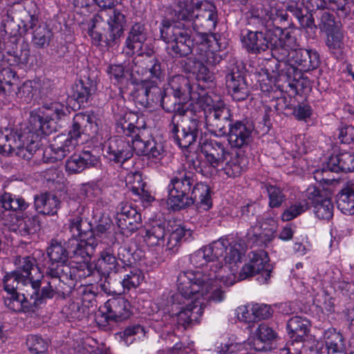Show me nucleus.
<instances>
[{"instance_id":"1","label":"nucleus","mask_w":354,"mask_h":354,"mask_svg":"<svg viewBox=\"0 0 354 354\" xmlns=\"http://www.w3.org/2000/svg\"><path fill=\"white\" fill-rule=\"evenodd\" d=\"M171 19L160 21V39L166 44L177 43L178 32H186L194 39L200 35H213L218 22L216 6L207 0H174L169 7Z\"/></svg>"},{"instance_id":"2","label":"nucleus","mask_w":354,"mask_h":354,"mask_svg":"<svg viewBox=\"0 0 354 354\" xmlns=\"http://www.w3.org/2000/svg\"><path fill=\"white\" fill-rule=\"evenodd\" d=\"M225 242L214 241L195 251L189 256L190 263L202 271L187 270L179 273L177 278L178 292L175 295L176 299L179 296H187L192 293L207 292L211 282L219 277L225 284L233 285L235 276L233 274L225 275L226 268L222 264L225 251Z\"/></svg>"},{"instance_id":"3","label":"nucleus","mask_w":354,"mask_h":354,"mask_svg":"<svg viewBox=\"0 0 354 354\" xmlns=\"http://www.w3.org/2000/svg\"><path fill=\"white\" fill-rule=\"evenodd\" d=\"M167 203L173 210H180L194 203L204 209L212 206L211 189L205 183L198 180L196 174L185 168L178 169L167 185Z\"/></svg>"},{"instance_id":"4","label":"nucleus","mask_w":354,"mask_h":354,"mask_svg":"<svg viewBox=\"0 0 354 354\" xmlns=\"http://www.w3.org/2000/svg\"><path fill=\"white\" fill-rule=\"evenodd\" d=\"M319 64V55L316 50L298 48L292 50L285 61L273 62L274 68L268 73V77L279 87L290 88L298 93L299 88H304L307 83L305 80H301V72L316 69Z\"/></svg>"},{"instance_id":"5","label":"nucleus","mask_w":354,"mask_h":354,"mask_svg":"<svg viewBox=\"0 0 354 354\" xmlns=\"http://www.w3.org/2000/svg\"><path fill=\"white\" fill-rule=\"evenodd\" d=\"M115 129L118 133L127 136H134L133 147L135 153L138 156H145L149 160L160 162L167 154L162 142L148 136L144 116H138L133 113L121 114L116 119Z\"/></svg>"},{"instance_id":"6","label":"nucleus","mask_w":354,"mask_h":354,"mask_svg":"<svg viewBox=\"0 0 354 354\" xmlns=\"http://www.w3.org/2000/svg\"><path fill=\"white\" fill-rule=\"evenodd\" d=\"M43 134L26 124L0 130V149L3 152L29 160L40 153L39 142Z\"/></svg>"},{"instance_id":"7","label":"nucleus","mask_w":354,"mask_h":354,"mask_svg":"<svg viewBox=\"0 0 354 354\" xmlns=\"http://www.w3.org/2000/svg\"><path fill=\"white\" fill-rule=\"evenodd\" d=\"M178 35V42L171 43L166 47L167 53L171 58H184L192 55L210 66H215L222 60L218 53L209 49L211 40L207 35H200L198 39H194L185 31Z\"/></svg>"},{"instance_id":"8","label":"nucleus","mask_w":354,"mask_h":354,"mask_svg":"<svg viewBox=\"0 0 354 354\" xmlns=\"http://www.w3.org/2000/svg\"><path fill=\"white\" fill-rule=\"evenodd\" d=\"M203 121L196 111L176 118L172 115L168 124L170 138L180 147L187 149L196 143L201 144Z\"/></svg>"},{"instance_id":"9","label":"nucleus","mask_w":354,"mask_h":354,"mask_svg":"<svg viewBox=\"0 0 354 354\" xmlns=\"http://www.w3.org/2000/svg\"><path fill=\"white\" fill-rule=\"evenodd\" d=\"M3 289L7 295L3 297L4 304L10 310L14 312L30 313L35 312L41 305L35 304V298L33 297V290L29 294L30 300L24 295L17 292L23 290L26 286H30V283L20 277L15 271L7 273L3 279Z\"/></svg>"},{"instance_id":"10","label":"nucleus","mask_w":354,"mask_h":354,"mask_svg":"<svg viewBox=\"0 0 354 354\" xmlns=\"http://www.w3.org/2000/svg\"><path fill=\"white\" fill-rule=\"evenodd\" d=\"M50 274H59L51 282H48V286L43 290L42 296L45 298L53 299L55 297H64L65 286L71 287L74 281L85 279L91 275V270L85 262H80L78 266H60L50 269Z\"/></svg>"},{"instance_id":"11","label":"nucleus","mask_w":354,"mask_h":354,"mask_svg":"<svg viewBox=\"0 0 354 354\" xmlns=\"http://www.w3.org/2000/svg\"><path fill=\"white\" fill-rule=\"evenodd\" d=\"M126 22L124 14L119 10H113L112 14L107 19L108 30L103 35L100 31L102 17L95 15L91 19L88 24L87 33L93 45L98 46L102 41H104L106 46H113L118 43L120 37L123 35Z\"/></svg>"},{"instance_id":"12","label":"nucleus","mask_w":354,"mask_h":354,"mask_svg":"<svg viewBox=\"0 0 354 354\" xmlns=\"http://www.w3.org/2000/svg\"><path fill=\"white\" fill-rule=\"evenodd\" d=\"M70 113L69 108L59 102H45L43 106L30 113L29 125L43 135H49L55 130V120H59Z\"/></svg>"},{"instance_id":"13","label":"nucleus","mask_w":354,"mask_h":354,"mask_svg":"<svg viewBox=\"0 0 354 354\" xmlns=\"http://www.w3.org/2000/svg\"><path fill=\"white\" fill-rule=\"evenodd\" d=\"M15 265L14 271L30 283L35 298V304H45L49 299L43 297L42 293L44 288H47L48 281L46 280V273L41 272L36 259L31 256L19 257L15 260Z\"/></svg>"},{"instance_id":"14","label":"nucleus","mask_w":354,"mask_h":354,"mask_svg":"<svg viewBox=\"0 0 354 354\" xmlns=\"http://www.w3.org/2000/svg\"><path fill=\"white\" fill-rule=\"evenodd\" d=\"M327 5L325 0H289L286 4V10L289 11L298 21L302 29L307 32L315 34L317 29L315 23L313 12L317 10H324Z\"/></svg>"},{"instance_id":"15","label":"nucleus","mask_w":354,"mask_h":354,"mask_svg":"<svg viewBox=\"0 0 354 354\" xmlns=\"http://www.w3.org/2000/svg\"><path fill=\"white\" fill-rule=\"evenodd\" d=\"M249 261L245 263L239 272V280H244L259 274L257 281L260 283H268L271 277L272 266L268 263L269 257L263 250L252 251L248 254Z\"/></svg>"},{"instance_id":"16","label":"nucleus","mask_w":354,"mask_h":354,"mask_svg":"<svg viewBox=\"0 0 354 354\" xmlns=\"http://www.w3.org/2000/svg\"><path fill=\"white\" fill-rule=\"evenodd\" d=\"M272 37L273 57L276 60L270 61L266 66V71L268 73L274 68L273 62L285 61L289 57L291 51L297 49V39L294 32L276 26V28L272 30Z\"/></svg>"},{"instance_id":"17","label":"nucleus","mask_w":354,"mask_h":354,"mask_svg":"<svg viewBox=\"0 0 354 354\" xmlns=\"http://www.w3.org/2000/svg\"><path fill=\"white\" fill-rule=\"evenodd\" d=\"M272 37L273 57L276 60L270 61L266 66V71L268 73L274 68L273 62L285 61L289 57L291 51L297 49V39L294 32L276 26V28L272 30Z\"/></svg>"},{"instance_id":"18","label":"nucleus","mask_w":354,"mask_h":354,"mask_svg":"<svg viewBox=\"0 0 354 354\" xmlns=\"http://www.w3.org/2000/svg\"><path fill=\"white\" fill-rule=\"evenodd\" d=\"M201 152L204 155L205 169H201V171L205 175L216 173L218 167L221 166L227 160L230 152L226 143L215 140H207L202 144Z\"/></svg>"},{"instance_id":"19","label":"nucleus","mask_w":354,"mask_h":354,"mask_svg":"<svg viewBox=\"0 0 354 354\" xmlns=\"http://www.w3.org/2000/svg\"><path fill=\"white\" fill-rule=\"evenodd\" d=\"M98 241L93 234L86 233L80 235H73L66 241L69 258L75 259L79 262H85L94 254Z\"/></svg>"},{"instance_id":"20","label":"nucleus","mask_w":354,"mask_h":354,"mask_svg":"<svg viewBox=\"0 0 354 354\" xmlns=\"http://www.w3.org/2000/svg\"><path fill=\"white\" fill-rule=\"evenodd\" d=\"M68 207L71 218L69 219V230L73 235L84 234H93L92 226L88 221L89 209L85 203H80L78 198H69Z\"/></svg>"},{"instance_id":"21","label":"nucleus","mask_w":354,"mask_h":354,"mask_svg":"<svg viewBox=\"0 0 354 354\" xmlns=\"http://www.w3.org/2000/svg\"><path fill=\"white\" fill-rule=\"evenodd\" d=\"M205 113V127L210 133L216 136H226L235 121L230 109L225 106H216Z\"/></svg>"},{"instance_id":"22","label":"nucleus","mask_w":354,"mask_h":354,"mask_svg":"<svg viewBox=\"0 0 354 354\" xmlns=\"http://www.w3.org/2000/svg\"><path fill=\"white\" fill-rule=\"evenodd\" d=\"M111 138L107 143L106 157L109 161L122 165L133 156L134 136L122 135Z\"/></svg>"},{"instance_id":"23","label":"nucleus","mask_w":354,"mask_h":354,"mask_svg":"<svg viewBox=\"0 0 354 354\" xmlns=\"http://www.w3.org/2000/svg\"><path fill=\"white\" fill-rule=\"evenodd\" d=\"M241 42L250 53L260 54L270 49L273 56L272 31L269 29L246 30L245 33L241 35Z\"/></svg>"},{"instance_id":"24","label":"nucleus","mask_w":354,"mask_h":354,"mask_svg":"<svg viewBox=\"0 0 354 354\" xmlns=\"http://www.w3.org/2000/svg\"><path fill=\"white\" fill-rule=\"evenodd\" d=\"M132 71L151 81V83L161 82L165 77V66L162 62L156 57H151L149 53L137 55L134 59Z\"/></svg>"},{"instance_id":"25","label":"nucleus","mask_w":354,"mask_h":354,"mask_svg":"<svg viewBox=\"0 0 354 354\" xmlns=\"http://www.w3.org/2000/svg\"><path fill=\"white\" fill-rule=\"evenodd\" d=\"M254 130V124L248 119L235 120L226 135L229 145L232 148L244 149L252 141Z\"/></svg>"},{"instance_id":"26","label":"nucleus","mask_w":354,"mask_h":354,"mask_svg":"<svg viewBox=\"0 0 354 354\" xmlns=\"http://www.w3.org/2000/svg\"><path fill=\"white\" fill-rule=\"evenodd\" d=\"M306 197L309 205L313 207L317 218L322 220H330L333 218L334 206L331 198L326 192L314 186H310L306 190Z\"/></svg>"},{"instance_id":"27","label":"nucleus","mask_w":354,"mask_h":354,"mask_svg":"<svg viewBox=\"0 0 354 354\" xmlns=\"http://www.w3.org/2000/svg\"><path fill=\"white\" fill-rule=\"evenodd\" d=\"M225 84L234 100L240 102L246 100L250 93L243 73L236 64H232L225 74Z\"/></svg>"},{"instance_id":"28","label":"nucleus","mask_w":354,"mask_h":354,"mask_svg":"<svg viewBox=\"0 0 354 354\" xmlns=\"http://www.w3.org/2000/svg\"><path fill=\"white\" fill-rule=\"evenodd\" d=\"M116 223L123 234H132L142 225L140 212L128 203L122 202L116 207Z\"/></svg>"},{"instance_id":"29","label":"nucleus","mask_w":354,"mask_h":354,"mask_svg":"<svg viewBox=\"0 0 354 354\" xmlns=\"http://www.w3.org/2000/svg\"><path fill=\"white\" fill-rule=\"evenodd\" d=\"M192 299L190 304H187L185 307H180L179 311L171 316L173 321L176 322L177 328L182 327L186 330L199 323V319L203 313L205 304L202 301Z\"/></svg>"},{"instance_id":"30","label":"nucleus","mask_w":354,"mask_h":354,"mask_svg":"<svg viewBox=\"0 0 354 354\" xmlns=\"http://www.w3.org/2000/svg\"><path fill=\"white\" fill-rule=\"evenodd\" d=\"M148 37V31L144 24H133L128 32L124 50L128 56L137 54L139 57L145 54L144 46Z\"/></svg>"},{"instance_id":"31","label":"nucleus","mask_w":354,"mask_h":354,"mask_svg":"<svg viewBox=\"0 0 354 354\" xmlns=\"http://www.w3.org/2000/svg\"><path fill=\"white\" fill-rule=\"evenodd\" d=\"M128 264L123 259L116 257L112 247H106L100 252V257L95 263V268L103 277L111 273H118Z\"/></svg>"},{"instance_id":"32","label":"nucleus","mask_w":354,"mask_h":354,"mask_svg":"<svg viewBox=\"0 0 354 354\" xmlns=\"http://www.w3.org/2000/svg\"><path fill=\"white\" fill-rule=\"evenodd\" d=\"M47 255L50 260V263L46 270V280L51 282L55 278H58L59 274H50V269L58 268L60 266H68L67 260L69 258L68 252V246L66 242L65 246H63L61 242L57 240L52 239L49 246L46 249Z\"/></svg>"},{"instance_id":"33","label":"nucleus","mask_w":354,"mask_h":354,"mask_svg":"<svg viewBox=\"0 0 354 354\" xmlns=\"http://www.w3.org/2000/svg\"><path fill=\"white\" fill-rule=\"evenodd\" d=\"M105 313L102 317L107 322L109 321L120 322L129 318L131 314V305L124 297L109 299L104 304Z\"/></svg>"},{"instance_id":"34","label":"nucleus","mask_w":354,"mask_h":354,"mask_svg":"<svg viewBox=\"0 0 354 354\" xmlns=\"http://www.w3.org/2000/svg\"><path fill=\"white\" fill-rule=\"evenodd\" d=\"M221 278L222 277H219L218 279L212 280L210 286L208 288L209 290L207 292H204V294H202V292H196L192 293L187 296L180 295L178 299H176L174 295L173 297L174 302L172 304V310H174V308L178 309L176 306L180 304L181 302L178 301L182 298L185 300L195 299L201 301L200 297H202L204 300L212 301L216 303L222 301L224 299L225 293L221 290V285L223 284L225 286H231L232 285L225 284Z\"/></svg>"},{"instance_id":"35","label":"nucleus","mask_w":354,"mask_h":354,"mask_svg":"<svg viewBox=\"0 0 354 354\" xmlns=\"http://www.w3.org/2000/svg\"><path fill=\"white\" fill-rule=\"evenodd\" d=\"M100 162L98 156L91 151L84 150L72 155L66 162V170L69 174L80 173L86 168L95 167Z\"/></svg>"},{"instance_id":"36","label":"nucleus","mask_w":354,"mask_h":354,"mask_svg":"<svg viewBox=\"0 0 354 354\" xmlns=\"http://www.w3.org/2000/svg\"><path fill=\"white\" fill-rule=\"evenodd\" d=\"M39 10L34 1L27 3L19 13L21 32L26 35L31 33L41 23L39 21Z\"/></svg>"},{"instance_id":"37","label":"nucleus","mask_w":354,"mask_h":354,"mask_svg":"<svg viewBox=\"0 0 354 354\" xmlns=\"http://www.w3.org/2000/svg\"><path fill=\"white\" fill-rule=\"evenodd\" d=\"M166 88L169 94H173L174 96L178 97L184 103L190 99L194 98V93H192V88L189 80L183 75L173 76L169 80Z\"/></svg>"},{"instance_id":"38","label":"nucleus","mask_w":354,"mask_h":354,"mask_svg":"<svg viewBox=\"0 0 354 354\" xmlns=\"http://www.w3.org/2000/svg\"><path fill=\"white\" fill-rule=\"evenodd\" d=\"M225 165L223 167L224 173L230 178L240 176L246 169L249 163L248 158L245 151H239L235 153H230Z\"/></svg>"},{"instance_id":"39","label":"nucleus","mask_w":354,"mask_h":354,"mask_svg":"<svg viewBox=\"0 0 354 354\" xmlns=\"http://www.w3.org/2000/svg\"><path fill=\"white\" fill-rule=\"evenodd\" d=\"M36 211L44 215H55L61 207V201L51 192H44L34 197Z\"/></svg>"},{"instance_id":"40","label":"nucleus","mask_w":354,"mask_h":354,"mask_svg":"<svg viewBox=\"0 0 354 354\" xmlns=\"http://www.w3.org/2000/svg\"><path fill=\"white\" fill-rule=\"evenodd\" d=\"M288 12L286 9L283 10L282 7L274 0L269 2L267 7H265V19L267 24H265V29H269L271 31L279 26L282 23L288 19Z\"/></svg>"},{"instance_id":"41","label":"nucleus","mask_w":354,"mask_h":354,"mask_svg":"<svg viewBox=\"0 0 354 354\" xmlns=\"http://www.w3.org/2000/svg\"><path fill=\"white\" fill-rule=\"evenodd\" d=\"M166 235V227L164 222L152 221L145 226L143 239L149 246L163 244Z\"/></svg>"},{"instance_id":"42","label":"nucleus","mask_w":354,"mask_h":354,"mask_svg":"<svg viewBox=\"0 0 354 354\" xmlns=\"http://www.w3.org/2000/svg\"><path fill=\"white\" fill-rule=\"evenodd\" d=\"M162 108L167 113H174L173 115H176V118L185 116L192 111L195 109H189V107L180 100L178 97H176L173 94H169L167 89H164V94L162 98L160 105Z\"/></svg>"},{"instance_id":"43","label":"nucleus","mask_w":354,"mask_h":354,"mask_svg":"<svg viewBox=\"0 0 354 354\" xmlns=\"http://www.w3.org/2000/svg\"><path fill=\"white\" fill-rule=\"evenodd\" d=\"M326 168L332 172H351L354 171V153L348 151L331 155L327 160Z\"/></svg>"},{"instance_id":"44","label":"nucleus","mask_w":354,"mask_h":354,"mask_svg":"<svg viewBox=\"0 0 354 354\" xmlns=\"http://www.w3.org/2000/svg\"><path fill=\"white\" fill-rule=\"evenodd\" d=\"M324 339L326 354H346L344 337L335 328H330L325 330Z\"/></svg>"},{"instance_id":"45","label":"nucleus","mask_w":354,"mask_h":354,"mask_svg":"<svg viewBox=\"0 0 354 354\" xmlns=\"http://www.w3.org/2000/svg\"><path fill=\"white\" fill-rule=\"evenodd\" d=\"M276 337V333L266 324H261L254 333V348L258 351H266Z\"/></svg>"},{"instance_id":"46","label":"nucleus","mask_w":354,"mask_h":354,"mask_svg":"<svg viewBox=\"0 0 354 354\" xmlns=\"http://www.w3.org/2000/svg\"><path fill=\"white\" fill-rule=\"evenodd\" d=\"M16 227L14 230L22 236L35 234L40 228L39 218L37 215L23 214L16 217Z\"/></svg>"},{"instance_id":"47","label":"nucleus","mask_w":354,"mask_h":354,"mask_svg":"<svg viewBox=\"0 0 354 354\" xmlns=\"http://www.w3.org/2000/svg\"><path fill=\"white\" fill-rule=\"evenodd\" d=\"M337 208L344 214H354V183H347L337 195Z\"/></svg>"},{"instance_id":"48","label":"nucleus","mask_w":354,"mask_h":354,"mask_svg":"<svg viewBox=\"0 0 354 354\" xmlns=\"http://www.w3.org/2000/svg\"><path fill=\"white\" fill-rule=\"evenodd\" d=\"M95 90L96 88L93 82L89 80L86 81L80 80L73 86V97L81 106L92 99Z\"/></svg>"},{"instance_id":"49","label":"nucleus","mask_w":354,"mask_h":354,"mask_svg":"<svg viewBox=\"0 0 354 354\" xmlns=\"http://www.w3.org/2000/svg\"><path fill=\"white\" fill-rule=\"evenodd\" d=\"M287 329L296 342H301L310 330V322L305 317L295 316L287 323Z\"/></svg>"},{"instance_id":"50","label":"nucleus","mask_w":354,"mask_h":354,"mask_svg":"<svg viewBox=\"0 0 354 354\" xmlns=\"http://www.w3.org/2000/svg\"><path fill=\"white\" fill-rule=\"evenodd\" d=\"M82 135H85L82 128L73 120V124L67 136L59 135L56 138V142L62 144L66 152L70 153L78 145V140Z\"/></svg>"},{"instance_id":"51","label":"nucleus","mask_w":354,"mask_h":354,"mask_svg":"<svg viewBox=\"0 0 354 354\" xmlns=\"http://www.w3.org/2000/svg\"><path fill=\"white\" fill-rule=\"evenodd\" d=\"M0 207L6 211L22 212L29 207V204L20 196L4 192L0 194Z\"/></svg>"},{"instance_id":"52","label":"nucleus","mask_w":354,"mask_h":354,"mask_svg":"<svg viewBox=\"0 0 354 354\" xmlns=\"http://www.w3.org/2000/svg\"><path fill=\"white\" fill-rule=\"evenodd\" d=\"M192 232L184 227L179 226L173 230L169 235L166 243V250L171 254L176 253L184 241H189L192 239Z\"/></svg>"},{"instance_id":"53","label":"nucleus","mask_w":354,"mask_h":354,"mask_svg":"<svg viewBox=\"0 0 354 354\" xmlns=\"http://www.w3.org/2000/svg\"><path fill=\"white\" fill-rule=\"evenodd\" d=\"M273 239V232L270 230H261L259 227L250 228L247 233V242L251 247H263Z\"/></svg>"},{"instance_id":"54","label":"nucleus","mask_w":354,"mask_h":354,"mask_svg":"<svg viewBox=\"0 0 354 354\" xmlns=\"http://www.w3.org/2000/svg\"><path fill=\"white\" fill-rule=\"evenodd\" d=\"M158 83L145 82L143 84V95L145 97V101L142 103L147 107L151 108L156 105H160L164 89L159 87Z\"/></svg>"},{"instance_id":"55","label":"nucleus","mask_w":354,"mask_h":354,"mask_svg":"<svg viewBox=\"0 0 354 354\" xmlns=\"http://www.w3.org/2000/svg\"><path fill=\"white\" fill-rule=\"evenodd\" d=\"M217 241L225 242V251L222 261L225 260L227 263L241 262L243 255V246L236 241L229 243L227 239H221Z\"/></svg>"},{"instance_id":"56","label":"nucleus","mask_w":354,"mask_h":354,"mask_svg":"<svg viewBox=\"0 0 354 354\" xmlns=\"http://www.w3.org/2000/svg\"><path fill=\"white\" fill-rule=\"evenodd\" d=\"M73 119L84 131L85 135L90 136L97 132L96 116L93 113H78L75 114Z\"/></svg>"},{"instance_id":"57","label":"nucleus","mask_w":354,"mask_h":354,"mask_svg":"<svg viewBox=\"0 0 354 354\" xmlns=\"http://www.w3.org/2000/svg\"><path fill=\"white\" fill-rule=\"evenodd\" d=\"M194 98L192 100H195L196 102L194 103H191L187 106L189 107V109L196 110V114L200 115V119L205 117V112L216 107L213 106L214 101L212 97L205 93L204 91H202L201 93L198 94L194 93Z\"/></svg>"},{"instance_id":"58","label":"nucleus","mask_w":354,"mask_h":354,"mask_svg":"<svg viewBox=\"0 0 354 354\" xmlns=\"http://www.w3.org/2000/svg\"><path fill=\"white\" fill-rule=\"evenodd\" d=\"M55 142H56V140ZM39 150L40 153H37V154L39 156H42V161L45 163L61 160L68 153V152L65 151L66 149L64 148L62 144H57V142L46 147L45 149L39 148Z\"/></svg>"},{"instance_id":"59","label":"nucleus","mask_w":354,"mask_h":354,"mask_svg":"<svg viewBox=\"0 0 354 354\" xmlns=\"http://www.w3.org/2000/svg\"><path fill=\"white\" fill-rule=\"evenodd\" d=\"M344 35L340 31H335L328 35L326 46L330 53L337 59L343 58L345 45L343 41Z\"/></svg>"},{"instance_id":"60","label":"nucleus","mask_w":354,"mask_h":354,"mask_svg":"<svg viewBox=\"0 0 354 354\" xmlns=\"http://www.w3.org/2000/svg\"><path fill=\"white\" fill-rule=\"evenodd\" d=\"M32 34V43L39 48H44L50 44L53 38V32L50 29L44 24L41 23L36 29H34Z\"/></svg>"},{"instance_id":"61","label":"nucleus","mask_w":354,"mask_h":354,"mask_svg":"<svg viewBox=\"0 0 354 354\" xmlns=\"http://www.w3.org/2000/svg\"><path fill=\"white\" fill-rule=\"evenodd\" d=\"M15 17L11 10L7 11L2 17L1 24V31L4 32L6 35L10 37H17L18 35H22L21 32L20 23L15 21Z\"/></svg>"},{"instance_id":"62","label":"nucleus","mask_w":354,"mask_h":354,"mask_svg":"<svg viewBox=\"0 0 354 354\" xmlns=\"http://www.w3.org/2000/svg\"><path fill=\"white\" fill-rule=\"evenodd\" d=\"M268 197V206L270 208H278L286 201V196L282 189L276 185H266Z\"/></svg>"},{"instance_id":"63","label":"nucleus","mask_w":354,"mask_h":354,"mask_svg":"<svg viewBox=\"0 0 354 354\" xmlns=\"http://www.w3.org/2000/svg\"><path fill=\"white\" fill-rule=\"evenodd\" d=\"M309 207V203L306 201L292 204L283 211L281 216V220L283 221H291L306 211Z\"/></svg>"},{"instance_id":"64","label":"nucleus","mask_w":354,"mask_h":354,"mask_svg":"<svg viewBox=\"0 0 354 354\" xmlns=\"http://www.w3.org/2000/svg\"><path fill=\"white\" fill-rule=\"evenodd\" d=\"M135 182L138 183V185H133L131 187L132 192L140 196V200L147 205L150 204L155 200L154 197L151 194L145 189V183H142L141 174L136 173L133 175Z\"/></svg>"}]
</instances>
